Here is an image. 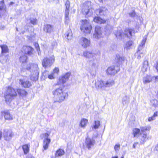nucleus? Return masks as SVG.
I'll return each instance as SVG.
<instances>
[{
	"mask_svg": "<svg viewBox=\"0 0 158 158\" xmlns=\"http://www.w3.org/2000/svg\"><path fill=\"white\" fill-rule=\"evenodd\" d=\"M64 87V86H63L62 88H57L52 91L53 94L56 97L57 99V100L55 101L54 102H61L64 101L66 98L68 97V93L65 91L63 89Z\"/></svg>",
	"mask_w": 158,
	"mask_h": 158,
	"instance_id": "1",
	"label": "nucleus"
},
{
	"mask_svg": "<svg viewBox=\"0 0 158 158\" xmlns=\"http://www.w3.org/2000/svg\"><path fill=\"white\" fill-rule=\"evenodd\" d=\"M17 89H15L13 87L9 86L7 87L6 93L4 97L6 102H10L16 97L18 95Z\"/></svg>",
	"mask_w": 158,
	"mask_h": 158,
	"instance_id": "2",
	"label": "nucleus"
},
{
	"mask_svg": "<svg viewBox=\"0 0 158 158\" xmlns=\"http://www.w3.org/2000/svg\"><path fill=\"white\" fill-rule=\"evenodd\" d=\"M80 22L81 23L80 27V29L81 31L85 34H90L92 30V27L89 21L85 19L81 20Z\"/></svg>",
	"mask_w": 158,
	"mask_h": 158,
	"instance_id": "3",
	"label": "nucleus"
},
{
	"mask_svg": "<svg viewBox=\"0 0 158 158\" xmlns=\"http://www.w3.org/2000/svg\"><path fill=\"white\" fill-rule=\"evenodd\" d=\"M114 84L115 82L113 79H109L106 82L102 80H97L95 82V87L98 88L111 87Z\"/></svg>",
	"mask_w": 158,
	"mask_h": 158,
	"instance_id": "4",
	"label": "nucleus"
},
{
	"mask_svg": "<svg viewBox=\"0 0 158 158\" xmlns=\"http://www.w3.org/2000/svg\"><path fill=\"white\" fill-rule=\"evenodd\" d=\"M55 61V57L52 55L49 57H45L42 60V64L43 66L45 68L50 67Z\"/></svg>",
	"mask_w": 158,
	"mask_h": 158,
	"instance_id": "5",
	"label": "nucleus"
},
{
	"mask_svg": "<svg viewBox=\"0 0 158 158\" xmlns=\"http://www.w3.org/2000/svg\"><path fill=\"white\" fill-rule=\"evenodd\" d=\"M120 70V67L118 65H111L108 67L106 70V73L107 75H114Z\"/></svg>",
	"mask_w": 158,
	"mask_h": 158,
	"instance_id": "6",
	"label": "nucleus"
},
{
	"mask_svg": "<svg viewBox=\"0 0 158 158\" xmlns=\"http://www.w3.org/2000/svg\"><path fill=\"white\" fill-rule=\"evenodd\" d=\"M49 134V133H45L42 134V137L41 139L44 138L43 141V148L45 150L48 148L51 142V139L48 137Z\"/></svg>",
	"mask_w": 158,
	"mask_h": 158,
	"instance_id": "7",
	"label": "nucleus"
},
{
	"mask_svg": "<svg viewBox=\"0 0 158 158\" xmlns=\"http://www.w3.org/2000/svg\"><path fill=\"white\" fill-rule=\"evenodd\" d=\"M34 50V48L31 46L25 45L23 47L21 51L25 55L31 56L33 54Z\"/></svg>",
	"mask_w": 158,
	"mask_h": 158,
	"instance_id": "8",
	"label": "nucleus"
},
{
	"mask_svg": "<svg viewBox=\"0 0 158 158\" xmlns=\"http://www.w3.org/2000/svg\"><path fill=\"white\" fill-rule=\"evenodd\" d=\"M70 76V73H67L64 75L60 77L58 79L56 85H59L64 84L68 80Z\"/></svg>",
	"mask_w": 158,
	"mask_h": 158,
	"instance_id": "9",
	"label": "nucleus"
},
{
	"mask_svg": "<svg viewBox=\"0 0 158 158\" xmlns=\"http://www.w3.org/2000/svg\"><path fill=\"white\" fill-rule=\"evenodd\" d=\"M1 116L3 117L5 120H11L14 118V117L9 110H5L1 112Z\"/></svg>",
	"mask_w": 158,
	"mask_h": 158,
	"instance_id": "10",
	"label": "nucleus"
},
{
	"mask_svg": "<svg viewBox=\"0 0 158 158\" xmlns=\"http://www.w3.org/2000/svg\"><path fill=\"white\" fill-rule=\"evenodd\" d=\"M93 36L95 38L97 39H98L102 37L101 27L98 26H96L95 27V31Z\"/></svg>",
	"mask_w": 158,
	"mask_h": 158,
	"instance_id": "11",
	"label": "nucleus"
},
{
	"mask_svg": "<svg viewBox=\"0 0 158 158\" xmlns=\"http://www.w3.org/2000/svg\"><path fill=\"white\" fill-rule=\"evenodd\" d=\"M95 143V141L94 139H91L88 136L86 138L85 143L86 147L89 150H90L92 147L94 146Z\"/></svg>",
	"mask_w": 158,
	"mask_h": 158,
	"instance_id": "12",
	"label": "nucleus"
},
{
	"mask_svg": "<svg viewBox=\"0 0 158 158\" xmlns=\"http://www.w3.org/2000/svg\"><path fill=\"white\" fill-rule=\"evenodd\" d=\"M14 133L12 131L9 130H4V138L6 141H9L14 136Z\"/></svg>",
	"mask_w": 158,
	"mask_h": 158,
	"instance_id": "13",
	"label": "nucleus"
},
{
	"mask_svg": "<svg viewBox=\"0 0 158 158\" xmlns=\"http://www.w3.org/2000/svg\"><path fill=\"white\" fill-rule=\"evenodd\" d=\"M43 30L46 33L50 34L54 31L53 26L48 24H45Z\"/></svg>",
	"mask_w": 158,
	"mask_h": 158,
	"instance_id": "14",
	"label": "nucleus"
},
{
	"mask_svg": "<svg viewBox=\"0 0 158 158\" xmlns=\"http://www.w3.org/2000/svg\"><path fill=\"white\" fill-rule=\"evenodd\" d=\"M80 43L83 47L85 48L90 45V41L86 38L82 37L80 39Z\"/></svg>",
	"mask_w": 158,
	"mask_h": 158,
	"instance_id": "15",
	"label": "nucleus"
},
{
	"mask_svg": "<svg viewBox=\"0 0 158 158\" xmlns=\"http://www.w3.org/2000/svg\"><path fill=\"white\" fill-rule=\"evenodd\" d=\"M6 10L4 1L2 0L0 1V17L3 15L6 12Z\"/></svg>",
	"mask_w": 158,
	"mask_h": 158,
	"instance_id": "16",
	"label": "nucleus"
},
{
	"mask_svg": "<svg viewBox=\"0 0 158 158\" xmlns=\"http://www.w3.org/2000/svg\"><path fill=\"white\" fill-rule=\"evenodd\" d=\"M65 5V18L66 19H69L70 8V2L69 0L66 1Z\"/></svg>",
	"mask_w": 158,
	"mask_h": 158,
	"instance_id": "17",
	"label": "nucleus"
},
{
	"mask_svg": "<svg viewBox=\"0 0 158 158\" xmlns=\"http://www.w3.org/2000/svg\"><path fill=\"white\" fill-rule=\"evenodd\" d=\"M93 21L95 23L100 24H105L106 22V20L103 19L99 16H95L93 19Z\"/></svg>",
	"mask_w": 158,
	"mask_h": 158,
	"instance_id": "18",
	"label": "nucleus"
},
{
	"mask_svg": "<svg viewBox=\"0 0 158 158\" xmlns=\"http://www.w3.org/2000/svg\"><path fill=\"white\" fill-rule=\"evenodd\" d=\"M19 81L21 82L22 86L24 88H29L32 85L31 83L29 81H24L22 79H20Z\"/></svg>",
	"mask_w": 158,
	"mask_h": 158,
	"instance_id": "19",
	"label": "nucleus"
},
{
	"mask_svg": "<svg viewBox=\"0 0 158 158\" xmlns=\"http://www.w3.org/2000/svg\"><path fill=\"white\" fill-rule=\"evenodd\" d=\"M30 147L29 143L24 144L22 146V148L25 154H27L29 153L30 151Z\"/></svg>",
	"mask_w": 158,
	"mask_h": 158,
	"instance_id": "20",
	"label": "nucleus"
},
{
	"mask_svg": "<svg viewBox=\"0 0 158 158\" xmlns=\"http://www.w3.org/2000/svg\"><path fill=\"white\" fill-rule=\"evenodd\" d=\"M39 73L37 72H34L31 74L30 79L32 81H35L38 80Z\"/></svg>",
	"mask_w": 158,
	"mask_h": 158,
	"instance_id": "21",
	"label": "nucleus"
},
{
	"mask_svg": "<svg viewBox=\"0 0 158 158\" xmlns=\"http://www.w3.org/2000/svg\"><path fill=\"white\" fill-rule=\"evenodd\" d=\"M115 60L117 63L122 64L125 61V57L118 54L116 56Z\"/></svg>",
	"mask_w": 158,
	"mask_h": 158,
	"instance_id": "22",
	"label": "nucleus"
},
{
	"mask_svg": "<svg viewBox=\"0 0 158 158\" xmlns=\"http://www.w3.org/2000/svg\"><path fill=\"white\" fill-rule=\"evenodd\" d=\"M0 47L1 48V53L2 54L9 52V49L7 46L5 44L0 45Z\"/></svg>",
	"mask_w": 158,
	"mask_h": 158,
	"instance_id": "23",
	"label": "nucleus"
},
{
	"mask_svg": "<svg viewBox=\"0 0 158 158\" xmlns=\"http://www.w3.org/2000/svg\"><path fill=\"white\" fill-rule=\"evenodd\" d=\"M64 150L62 149L59 148L56 151L55 153L56 157H60L63 156L64 154Z\"/></svg>",
	"mask_w": 158,
	"mask_h": 158,
	"instance_id": "24",
	"label": "nucleus"
},
{
	"mask_svg": "<svg viewBox=\"0 0 158 158\" xmlns=\"http://www.w3.org/2000/svg\"><path fill=\"white\" fill-rule=\"evenodd\" d=\"M134 31V30L133 29L126 28L124 31V35L127 37H128L129 36H131L132 35V32Z\"/></svg>",
	"mask_w": 158,
	"mask_h": 158,
	"instance_id": "25",
	"label": "nucleus"
},
{
	"mask_svg": "<svg viewBox=\"0 0 158 158\" xmlns=\"http://www.w3.org/2000/svg\"><path fill=\"white\" fill-rule=\"evenodd\" d=\"M17 93L20 96H26L28 94L25 89L20 88L17 89Z\"/></svg>",
	"mask_w": 158,
	"mask_h": 158,
	"instance_id": "26",
	"label": "nucleus"
},
{
	"mask_svg": "<svg viewBox=\"0 0 158 158\" xmlns=\"http://www.w3.org/2000/svg\"><path fill=\"white\" fill-rule=\"evenodd\" d=\"M9 56L8 55L4 56L3 54H1L0 55V62L3 63L4 61L7 62L8 60Z\"/></svg>",
	"mask_w": 158,
	"mask_h": 158,
	"instance_id": "27",
	"label": "nucleus"
},
{
	"mask_svg": "<svg viewBox=\"0 0 158 158\" xmlns=\"http://www.w3.org/2000/svg\"><path fill=\"white\" fill-rule=\"evenodd\" d=\"M83 56L86 58H89L91 56H93L94 54L92 52L85 51L84 52Z\"/></svg>",
	"mask_w": 158,
	"mask_h": 158,
	"instance_id": "28",
	"label": "nucleus"
},
{
	"mask_svg": "<svg viewBox=\"0 0 158 158\" xmlns=\"http://www.w3.org/2000/svg\"><path fill=\"white\" fill-rule=\"evenodd\" d=\"M88 123V119L85 118H82L80 122V125L81 127H84L86 126Z\"/></svg>",
	"mask_w": 158,
	"mask_h": 158,
	"instance_id": "29",
	"label": "nucleus"
},
{
	"mask_svg": "<svg viewBox=\"0 0 158 158\" xmlns=\"http://www.w3.org/2000/svg\"><path fill=\"white\" fill-rule=\"evenodd\" d=\"M140 130L138 128H134L133 129L132 134L134 137H135L138 136L139 134H140Z\"/></svg>",
	"mask_w": 158,
	"mask_h": 158,
	"instance_id": "30",
	"label": "nucleus"
},
{
	"mask_svg": "<svg viewBox=\"0 0 158 158\" xmlns=\"http://www.w3.org/2000/svg\"><path fill=\"white\" fill-rule=\"evenodd\" d=\"M152 80V77L150 76L147 75L144 77L143 80V82L145 84L150 82Z\"/></svg>",
	"mask_w": 158,
	"mask_h": 158,
	"instance_id": "31",
	"label": "nucleus"
},
{
	"mask_svg": "<svg viewBox=\"0 0 158 158\" xmlns=\"http://www.w3.org/2000/svg\"><path fill=\"white\" fill-rule=\"evenodd\" d=\"M27 57L26 55H22L19 58V60L20 62L24 63L27 62Z\"/></svg>",
	"mask_w": 158,
	"mask_h": 158,
	"instance_id": "32",
	"label": "nucleus"
},
{
	"mask_svg": "<svg viewBox=\"0 0 158 158\" xmlns=\"http://www.w3.org/2000/svg\"><path fill=\"white\" fill-rule=\"evenodd\" d=\"M151 127L149 126L142 127H140V129L142 133L146 131H149Z\"/></svg>",
	"mask_w": 158,
	"mask_h": 158,
	"instance_id": "33",
	"label": "nucleus"
},
{
	"mask_svg": "<svg viewBox=\"0 0 158 158\" xmlns=\"http://www.w3.org/2000/svg\"><path fill=\"white\" fill-rule=\"evenodd\" d=\"M141 140L143 143H144L146 139H148L147 137V134L146 133H141Z\"/></svg>",
	"mask_w": 158,
	"mask_h": 158,
	"instance_id": "34",
	"label": "nucleus"
},
{
	"mask_svg": "<svg viewBox=\"0 0 158 158\" xmlns=\"http://www.w3.org/2000/svg\"><path fill=\"white\" fill-rule=\"evenodd\" d=\"M133 42L131 40L129 41L126 44V48L127 49H129L132 45Z\"/></svg>",
	"mask_w": 158,
	"mask_h": 158,
	"instance_id": "35",
	"label": "nucleus"
},
{
	"mask_svg": "<svg viewBox=\"0 0 158 158\" xmlns=\"http://www.w3.org/2000/svg\"><path fill=\"white\" fill-rule=\"evenodd\" d=\"M89 8H87L85 7L82 9V11L83 13H85V15H87L89 14Z\"/></svg>",
	"mask_w": 158,
	"mask_h": 158,
	"instance_id": "36",
	"label": "nucleus"
},
{
	"mask_svg": "<svg viewBox=\"0 0 158 158\" xmlns=\"http://www.w3.org/2000/svg\"><path fill=\"white\" fill-rule=\"evenodd\" d=\"M100 125V122L98 121H94V128L95 129L98 128Z\"/></svg>",
	"mask_w": 158,
	"mask_h": 158,
	"instance_id": "37",
	"label": "nucleus"
},
{
	"mask_svg": "<svg viewBox=\"0 0 158 158\" xmlns=\"http://www.w3.org/2000/svg\"><path fill=\"white\" fill-rule=\"evenodd\" d=\"M30 23L34 25H36L37 23V19L35 18L31 19L30 20Z\"/></svg>",
	"mask_w": 158,
	"mask_h": 158,
	"instance_id": "38",
	"label": "nucleus"
},
{
	"mask_svg": "<svg viewBox=\"0 0 158 158\" xmlns=\"http://www.w3.org/2000/svg\"><path fill=\"white\" fill-rule=\"evenodd\" d=\"M59 71V68L58 67L55 68L53 70V73L58 74Z\"/></svg>",
	"mask_w": 158,
	"mask_h": 158,
	"instance_id": "39",
	"label": "nucleus"
},
{
	"mask_svg": "<svg viewBox=\"0 0 158 158\" xmlns=\"http://www.w3.org/2000/svg\"><path fill=\"white\" fill-rule=\"evenodd\" d=\"M122 33L119 31H118L116 32L115 35L116 37H121L122 36Z\"/></svg>",
	"mask_w": 158,
	"mask_h": 158,
	"instance_id": "40",
	"label": "nucleus"
},
{
	"mask_svg": "<svg viewBox=\"0 0 158 158\" xmlns=\"http://www.w3.org/2000/svg\"><path fill=\"white\" fill-rule=\"evenodd\" d=\"M130 16L131 17H134L136 15V13L135 10H132L131 12L129 14Z\"/></svg>",
	"mask_w": 158,
	"mask_h": 158,
	"instance_id": "41",
	"label": "nucleus"
},
{
	"mask_svg": "<svg viewBox=\"0 0 158 158\" xmlns=\"http://www.w3.org/2000/svg\"><path fill=\"white\" fill-rule=\"evenodd\" d=\"M147 40V37H144L142 40L141 44L142 46L144 45Z\"/></svg>",
	"mask_w": 158,
	"mask_h": 158,
	"instance_id": "42",
	"label": "nucleus"
},
{
	"mask_svg": "<svg viewBox=\"0 0 158 158\" xmlns=\"http://www.w3.org/2000/svg\"><path fill=\"white\" fill-rule=\"evenodd\" d=\"M120 145L119 144H116L114 146V149L115 151H117L118 150Z\"/></svg>",
	"mask_w": 158,
	"mask_h": 158,
	"instance_id": "43",
	"label": "nucleus"
},
{
	"mask_svg": "<svg viewBox=\"0 0 158 158\" xmlns=\"http://www.w3.org/2000/svg\"><path fill=\"white\" fill-rule=\"evenodd\" d=\"M48 77L50 79H52L54 78L55 77L53 75V73H52L48 75Z\"/></svg>",
	"mask_w": 158,
	"mask_h": 158,
	"instance_id": "44",
	"label": "nucleus"
},
{
	"mask_svg": "<svg viewBox=\"0 0 158 158\" xmlns=\"http://www.w3.org/2000/svg\"><path fill=\"white\" fill-rule=\"evenodd\" d=\"M154 67L158 72V60L156 61V63L154 64Z\"/></svg>",
	"mask_w": 158,
	"mask_h": 158,
	"instance_id": "45",
	"label": "nucleus"
},
{
	"mask_svg": "<svg viewBox=\"0 0 158 158\" xmlns=\"http://www.w3.org/2000/svg\"><path fill=\"white\" fill-rule=\"evenodd\" d=\"M155 119V118L153 117V116L150 117H148V120L149 121H151L153 120H154Z\"/></svg>",
	"mask_w": 158,
	"mask_h": 158,
	"instance_id": "46",
	"label": "nucleus"
},
{
	"mask_svg": "<svg viewBox=\"0 0 158 158\" xmlns=\"http://www.w3.org/2000/svg\"><path fill=\"white\" fill-rule=\"evenodd\" d=\"M98 10H99V14L102 13L104 11L102 9V8L99 9Z\"/></svg>",
	"mask_w": 158,
	"mask_h": 158,
	"instance_id": "47",
	"label": "nucleus"
},
{
	"mask_svg": "<svg viewBox=\"0 0 158 158\" xmlns=\"http://www.w3.org/2000/svg\"><path fill=\"white\" fill-rule=\"evenodd\" d=\"M2 132L0 130V140H1L2 138Z\"/></svg>",
	"mask_w": 158,
	"mask_h": 158,
	"instance_id": "48",
	"label": "nucleus"
},
{
	"mask_svg": "<svg viewBox=\"0 0 158 158\" xmlns=\"http://www.w3.org/2000/svg\"><path fill=\"white\" fill-rule=\"evenodd\" d=\"M146 63V64L145 65V71L146 70H147V67H148V61H146V62H145Z\"/></svg>",
	"mask_w": 158,
	"mask_h": 158,
	"instance_id": "49",
	"label": "nucleus"
},
{
	"mask_svg": "<svg viewBox=\"0 0 158 158\" xmlns=\"http://www.w3.org/2000/svg\"><path fill=\"white\" fill-rule=\"evenodd\" d=\"M154 77H155V79L156 81V82H157V81L158 82V76H155Z\"/></svg>",
	"mask_w": 158,
	"mask_h": 158,
	"instance_id": "50",
	"label": "nucleus"
},
{
	"mask_svg": "<svg viewBox=\"0 0 158 158\" xmlns=\"http://www.w3.org/2000/svg\"><path fill=\"white\" fill-rule=\"evenodd\" d=\"M138 143H135L133 145V147L134 148H135V147H136V145L138 144Z\"/></svg>",
	"mask_w": 158,
	"mask_h": 158,
	"instance_id": "51",
	"label": "nucleus"
},
{
	"mask_svg": "<svg viewBox=\"0 0 158 158\" xmlns=\"http://www.w3.org/2000/svg\"><path fill=\"white\" fill-rule=\"evenodd\" d=\"M36 45H37L39 47V44H38V43H35V46H36Z\"/></svg>",
	"mask_w": 158,
	"mask_h": 158,
	"instance_id": "52",
	"label": "nucleus"
},
{
	"mask_svg": "<svg viewBox=\"0 0 158 158\" xmlns=\"http://www.w3.org/2000/svg\"><path fill=\"white\" fill-rule=\"evenodd\" d=\"M26 158H34L33 156H27V157Z\"/></svg>",
	"mask_w": 158,
	"mask_h": 158,
	"instance_id": "53",
	"label": "nucleus"
},
{
	"mask_svg": "<svg viewBox=\"0 0 158 158\" xmlns=\"http://www.w3.org/2000/svg\"><path fill=\"white\" fill-rule=\"evenodd\" d=\"M26 69H27V70H30V69H31V67H27V68H26Z\"/></svg>",
	"mask_w": 158,
	"mask_h": 158,
	"instance_id": "54",
	"label": "nucleus"
},
{
	"mask_svg": "<svg viewBox=\"0 0 158 158\" xmlns=\"http://www.w3.org/2000/svg\"><path fill=\"white\" fill-rule=\"evenodd\" d=\"M111 158H118V157L117 156L112 157Z\"/></svg>",
	"mask_w": 158,
	"mask_h": 158,
	"instance_id": "55",
	"label": "nucleus"
},
{
	"mask_svg": "<svg viewBox=\"0 0 158 158\" xmlns=\"http://www.w3.org/2000/svg\"><path fill=\"white\" fill-rule=\"evenodd\" d=\"M100 2H102L103 0H98Z\"/></svg>",
	"mask_w": 158,
	"mask_h": 158,
	"instance_id": "56",
	"label": "nucleus"
},
{
	"mask_svg": "<svg viewBox=\"0 0 158 158\" xmlns=\"http://www.w3.org/2000/svg\"><path fill=\"white\" fill-rule=\"evenodd\" d=\"M120 158H124V156H122Z\"/></svg>",
	"mask_w": 158,
	"mask_h": 158,
	"instance_id": "57",
	"label": "nucleus"
},
{
	"mask_svg": "<svg viewBox=\"0 0 158 158\" xmlns=\"http://www.w3.org/2000/svg\"><path fill=\"white\" fill-rule=\"evenodd\" d=\"M156 95L157 96H158V92L157 93V94H156Z\"/></svg>",
	"mask_w": 158,
	"mask_h": 158,
	"instance_id": "58",
	"label": "nucleus"
},
{
	"mask_svg": "<svg viewBox=\"0 0 158 158\" xmlns=\"http://www.w3.org/2000/svg\"><path fill=\"white\" fill-rule=\"evenodd\" d=\"M35 35H36V34H35H35H34V37L35 36Z\"/></svg>",
	"mask_w": 158,
	"mask_h": 158,
	"instance_id": "59",
	"label": "nucleus"
},
{
	"mask_svg": "<svg viewBox=\"0 0 158 158\" xmlns=\"http://www.w3.org/2000/svg\"><path fill=\"white\" fill-rule=\"evenodd\" d=\"M145 66V65H144L143 66V68H144V67H145V66Z\"/></svg>",
	"mask_w": 158,
	"mask_h": 158,
	"instance_id": "60",
	"label": "nucleus"
}]
</instances>
